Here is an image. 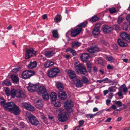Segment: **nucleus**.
I'll use <instances>...</instances> for the list:
<instances>
[{"label":"nucleus","mask_w":130,"mask_h":130,"mask_svg":"<svg viewBox=\"0 0 130 130\" xmlns=\"http://www.w3.org/2000/svg\"><path fill=\"white\" fill-rule=\"evenodd\" d=\"M75 70L77 73H80L85 75H87L88 73L85 66L79 61L74 64Z\"/></svg>","instance_id":"f257e3e1"},{"label":"nucleus","mask_w":130,"mask_h":130,"mask_svg":"<svg viewBox=\"0 0 130 130\" xmlns=\"http://www.w3.org/2000/svg\"><path fill=\"white\" fill-rule=\"evenodd\" d=\"M6 110L16 115L19 114L20 112L19 107L13 102H10L7 109Z\"/></svg>","instance_id":"f03ea898"},{"label":"nucleus","mask_w":130,"mask_h":130,"mask_svg":"<svg viewBox=\"0 0 130 130\" xmlns=\"http://www.w3.org/2000/svg\"><path fill=\"white\" fill-rule=\"evenodd\" d=\"M11 95L13 98L15 96L17 98H24L25 95L24 92L22 90L19 89H12L11 90Z\"/></svg>","instance_id":"7ed1b4c3"},{"label":"nucleus","mask_w":130,"mask_h":130,"mask_svg":"<svg viewBox=\"0 0 130 130\" xmlns=\"http://www.w3.org/2000/svg\"><path fill=\"white\" fill-rule=\"evenodd\" d=\"M37 91L38 93L40 94L41 93L44 99L46 100H48L49 99V95L47 93V90L45 87L43 86H39Z\"/></svg>","instance_id":"20e7f679"},{"label":"nucleus","mask_w":130,"mask_h":130,"mask_svg":"<svg viewBox=\"0 0 130 130\" xmlns=\"http://www.w3.org/2000/svg\"><path fill=\"white\" fill-rule=\"evenodd\" d=\"M73 107V102L70 100L66 101L64 103V108L68 112L71 113L72 112V109Z\"/></svg>","instance_id":"39448f33"},{"label":"nucleus","mask_w":130,"mask_h":130,"mask_svg":"<svg viewBox=\"0 0 130 130\" xmlns=\"http://www.w3.org/2000/svg\"><path fill=\"white\" fill-rule=\"evenodd\" d=\"M59 72V70L57 68H52L48 71L47 75L49 77L52 78L55 77Z\"/></svg>","instance_id":"423d86ee"},{"label":"nucleus","mask_w":130,"mask_h":130,"mask_svg":"<svg viewBox=\"0 0 130 130\" xmlns=\"http://www.w3.org/2000/svg\"><path fill=\"white\" fill-rule=\"evenodd\" d=\"M26 115L31 124L36 126L39 124V121L35 116L29 112L26 113Z\"/></svg>","instance_id":"0eeeda50"},{"label":"nucleus","mask_w":130,"mask_h":130,"mask_svg":"<svg viewBox=\"0 0 130 130\" xmlns=\"http://www.w3.org/2000/svg\"><path fill=\"white\" fill-rule=\"evenodd\" d=\"M35 72L31 70H27L23 71L21 75V78L26 79L30 77L35 74Z\"/></svg>","instance_id":"6e6552de"},{"label":"nucleus","mask_w":130,"mask_h":130,"mask_svg":"<svg viewBox=\"0 0 130 130\" xmlns=\"http://www.w3.org/2000/svg\"><path fill=\"white\" fill-rule=\"evenodd\" d=\"M36 55V52L34 51L32 48L27 50L25 54V58L26 59H29L32 56Z\"/></svg>","instance_id":"1a4fd4ad"},{"label":"nucleus","mask_w":130,"mask_h":130,"mask_svg":"<svg viewBox=\"0 0 130 130\" xmlns=\"http://www.w3.org/2000/svg\"><path fill=\"white\" fill-rule=\"evenodd\" d=\"M39 85L38 84L34 85L31 83H29V86L27 87L28 89L30 92H33L35 91H37Z\"/></svg>","instance_id":"9d476101"},{"label":"nucleus","mask_w":130,"mask_h":130,"mask_svg":"<svg viewBox=\"0 0 130 130\" xmlns=\"http://www.w3.org/2000/svg\"><path fill=\"white\" fill-rule=\"evenodd\" d=\"M21 106L25 108L26 109L31 111L34 110V107L30 104L26 103H23L22 104Z\"/></svg>","instance_id":"9b49d317"},{"label":"nucleus","mask_w":130,"mask_h":130,"mask_svg":"<svg viewBox=\"0 0 130 130\" xmlns=\"http://www.w3.org/2000/svg\"><path fill=\"white\" fill-rule=\"evenodd\" d=\"M58 120L62 122H64L68 119V117L66 115V114H59L58 115Z\"/></svg>","instance_id":"f8f14e48"},{"label":"nucleus","mask_w":130,"mask_h":130,"mask_svg":"<svg viewBox=\"0 0 130 130\" xmlns=\"http://www.w3.org/2000/svg\"><path fill=\"white\" fill-rule=\"evenodd\" d=\"M82 30V28H79L75 29L72 30L71 31V35L72 37H75L80 33Z\"/></svg>","instance_id":"ddd939ff"},{"label":"nucleus","mask_w":130,"mask_h":130,"mask_svg":"<svg viewBox=\"0 0 130 130\" xmlns=\"http://www.w3.org/2000/svg\"><path fill=\"white\" fill-rule=\"evenodd\" d=\"M10 102L6 103V101L2 97H0V105L2 106L4 109L6 110L9 105V103Z\"/></svg>","instance_id":"4468645a"},{"label":"nucleus","mask_w":130,"mask_h":130,"mask_svg":"<svg viewBox=\"0 0 130 130\" xmlns=\"http://www.w3.org/2000/svg\"><path fill=\"white\" fill-rule=\"evenodd\" d=\"M121 38L126 41H130V35L125 32H123L120 35Z\"/></svg>","instance_id":"2eb2a0df"},{"label":"nucleus","mask_w":130,"mask_h":130,"mask_svg":"<svg viewBox=\"0 0 130 130\" xmlns=\"http://www.w3.org/2000/svg\"><path fill=\"white\" fill-rule=\"evenodd\" d=\"M103 31L104 33H109L112 30V28L107 25H104L103 27Z\"/></svg>","instance_id":"dca6fc26"},{"label":"nucleus","mask_w":130,"mask_h":130,"mask_svg":"<svg viewBox=\"0 0 130 130\" xmlns=\"http://www.w3.org/2000/svg\"><path fill=\"white\" fill-rule=\"evenodd\" d=\"M58 96L60 99L62 100H64L67 98V95L65 92L61 91L58 93Z\"/></svg>","instance_id":"f3484780"},{"label":"nucleus","mask_w":130,"mask_h":130,"mask_svg":"<svg viewBox=\"0 0 130 130\" xmlns=\"http://www.w3.org/2000/svg\"><path fill=\"white\" fill-rule=\"evenodd\" d=\"M88 51L90 53H94L99 52L100 51L99 48L97 46H92L88 48Z\"/></svg>","instance_id":"a211bd4d"},{"label":"nucleus","mask_w":130,"mask_h":130,"mask_svg":"<svg viewBox=\"0 0 130 130\" xmlns=\"http://www.w3.org/2000/svg\"><path fill=\"white\" fill-rule=\"evenodd\" d=\"M82 60L83 62H85L87 61V60L89 57V55L87 53L83 54L80 57Z\"/></svg>","instance_id":"6ab92c4d"},{"label":"nucleus","mask_w":130,"mask_h":130,"mask_svg":"<svg viewBox=\"0 0 130 130\" xmlns=\"http://www.w3.org/2000/svg\"><path fill=\"white\" fill-rule=\"evenodd\" d=\"M69 76L71 79H76V75L75 72L72 70H70L68 72Z\"/></svg>","instance_id":"aec40b11"},{"label":"nucleus","mask_w":130,"mask_h":130,"mask_svg":"<svg viewBox=\"0 0 130 130\" xmlns=\"http://www.w3.org/2000/svg\"><path fill=\"white\" fill-rule=\"evenodd\" d=\"M118 44L122 47H126L128 45L127 44L122 41L120 39H118L117 40Z\"/></svg>","instance_id":"412c9836"},{"label":"nucleus","mask_w":130,"mask_h":130,"mask_svg":"<svg viewBox=\"0 0 130 130\" xmlns=\"http://www.w3.org/2000/svg\"><path fill=\"white\" fill-rule=\"evenodd\" d=\"M43 104L42 103L41 100H38L36 102V106L39 109H41L42 108Z\"/></svg>","instance_id":"4be33fe9"},{"label":"nucleus","mask_w":130,"mask_h":130,"mask_svg":"<svg viewBox=\"0 0 130 130\" xmlns=\"http://www.w3.org/2000/svg\"><path fill=\"white\" fill-rule=\"evenodd\" d=\"M37 65V62L35 61L30 62L28 65V68L30 69H32L35 68Z\"/></svg>","instance_id":"5701e85b"},{"label":"nucleus","mask_w":130,"mask_h":130,"mask_svg":"<svg viewBox=\"0 0 130 130\" xmlns=\"http://www.w3.org/2000/svg\"><path fill=\"white\" fill-rule=\"evenodd\" d=\"M55 54V52L53 51H47L46 52L45 55L46 57H50L53 56Z\"/></svg>","instance_id":"b1692460"},{"label":"nucleus","mask_w":130,"mask_h":130,"mask_svg":"<svg viewBox=\"0 0 130 130\" xmlns=\"http://www.w3.org/2000/svg\"><path fill=\"white\" fill-rule=\"evenodd\" d=\"M81 44V43L78 42L76 41H74L72 43L71 46L72 48H74L75 47H78L80 46Z\"/></svg>","instance_id":"393cba45"},{"label":"nucleus","mask_w":130,"mask_h":130,"mask_svg":"<svg viewBox=\"0 0 130 130\" xmlns=\"http://www.w3.org/2000/svg\"><path fill=\"white\" fill-rule=\"evenodd\" d=\"M51 103L54 104V106L55 107H60L61 105L60 101L59 100H54L53 102H52Z\"/></svg>","instance_id":"a878e982"},{"label":"nucleus","mask_w":130,"mask_h":130,"mask_svg":"<svg viewBox=\"0 0 130 130\" xmlns=\"http://www.w3.org/2000/svg\"><path fill=\"white\" fill-rule=\"evenodd\" d=\"M66 51L67 52H69V53H72L73 56H75L76 55V53L75 51L71 48H68L66 50Z\"/></svg>","instance_id":"bb28decb"},{"label":"nucleus","mask_w":130,"mask_h":130,"mask_svg":"<svg viewBox=\"0 0 130 130\" xmlns=\"http://www.w3.org/2000/svg\"><path fill=\"white\" fill-rule=\"evenodd\" d=\"M75 85L78 88L81 87L83 86L82 82L80 80L76 79Z\"/></svg>","instance_id":"cd10ccee"},{"label":"nucleus","mask_w":130,"mask_h":130,"mask_svg":"<svg viewBox=\"0 0 130 130\" xmlns=\"http://www.w3.org/2000/svg\"><path fill=\"white\" fill-rule=\"evenodd\" d=\"M10 78H11L13 83H17L19 82V78L15 75L13 74L11 75Z\"/></svg>","instance_id":"c85d7f7f"},{"label":"nucleus","mask_w":130,"mask_h":130,"mask_svg":"<svg viewBox=\"0 0 130 130\" xmlns=\"http://www.w3.org/2000/svg\"><path fill=\"white\" fill-rule=\"evenodd\" d=\"M54 64V62L52 61H47L44 64L45 67L47 68L50 66H51Z\"/></svg>","instance_id":"c756f323"},{"label":"nucleus","mask_w":130,"mask_h":130,"mask_svg":"<svg viewBox=\"0 0 130 130\" xmlns=\"http://www.w3.org/2000/svg\"><path fill=\"white\" fill-rule=\"evenodd\" d=\"M82 83L83 82L84 84H90V81L88 80L87 78L84 76H82Z\"/></svg>","instance_id":"7c9ffc66"},{"label":"nucleus","mask_w":130,"mask_h":130,"mask_svg":"<svg viewBox=\"0 0 130 130\" xmlns=\"http://www.w3.org/2000/svg\"><path fill=\"white\" fill-rule=\"evenodd\" d=\"M124 87L123 89L122 90L124 93V94L125 95H126L127 94V92L128 91V89L127 87L125 85V84H123L121 86V87Z\"/></svg>","instance_id":"2f4dec72"},{"label":"nucleus","mask_w":130,"mask_h":130,"mask_svg":"<svg viewBox=\"0 0 130 130\" xmlns=\"http://www.w3.org/2000/svg\"><path fill=\"white\" fill-rule=\"evenodd\" d=\"M50 97L52 99L51 102L56 100L57 98L56 94L54 92L52 93L51 94Z\"/></svg>","instance_id":"473e14b6"},{"label":"nucleus","mask_w":130,"mask_h":130,"mask_svg":"<svg viewBox=\"0 0 130 130\" xmlns=\"http://www.w3.org/2000/svg\"><path fill=\"white\" fill-rule=\"evenodd\" d=\"M61 16L60 15H57L54 19L55 21L56 22H59L61 20Z\"/></svg>","instance_id":"72a5a7b5"},{"label":"nucleus","mask_w":130,"mask_h":130,"mask_svg":"<svg viewBox=\"0 0 130 130\" xmlns=\"http://www.w3.org/2000/svg\"><path fill=\"white\" fill-rule=\"evenodd\" d=\"M103 112V110H101L99 111L96 113L93 114H90L89 118L90 119H91L93 118L94 116L96 115H100V114H102Z\"/></svg>","instance_id":"f704fd0d"},{"label":"nucleus","mask_w":130,"mask_h":130,"mask_svg":"<svg viewBox=\"0 0 130 130\" xmlns=\"http://www.w3.org/2000/svg\"><path fill=\"white\" fill-rule=\"evenodd\" d=\"M100 30L98 28H94L93 31V33L94 36L98 35L100 34Z\"/></svg>","instance_id":"c9c22d12"},{"label":"nucleus","mask_w":130,"mask_h":130,"mask_svg":"<svg viewBox=\"0 0 130 130\" xmlns=\"http://www.w3.org/2000/svg\"><path fill=\"white\" fill-rule=\"evenodd\" d=\"M53 36L56 38H59L58 34L57 31V30H53L52 31Z\"/></svg>","instance_id":"e433bc0d"},{"label":"nucleus","mask_w":130,"mask_h":130,"mask_svg":"<svg viewBox=\"0 0 130 130\" xmlns=\"http://www.w3.org/2000/svg\"><path fill=\"white\" fill-rule=\"evenodd\" d=\"M87 24V22L86 21L81 23L79 24L78 25V26L79 28L85 27L86 26Z\"/></svg>","instance_id":"4c0bfd02"},{"label":"nucleus","mask_w":130,"mask_h":130,"mask_svg":"<svg viewBox=\"0 0 130 130\" xmlns=\"http://www.w3.org/2000/svg\"><path fill=\"white\" fill-rule=\"evenodd\" d=\"M99 18L97 16L94 15L92 17V18L90 20V21L93 23L96 22V21L98 20Z\"/></svg>","instance_id":"58836bf2"},{"label":"nucleus","mask_w":130,"mask_h":130,"mask_svg":"<svg viewBox=\"0 0 130 130\" xmlns=\"http://www.w3.org/2000/svg\"><path fill=\"white\" fill-rule=\"evenodd\" d=\"M56 86L59 90H63V86L61 83H57L56 84Z\"/></svg>","instance_id":"ea45409f"},{"label":"nucleus","mask_w":130,"mask_h":130,"mask_svg":"<svg viewBox=\"0 0 130 130\" xmlns=\"http://www.w3.org/2000/svg\"><path fill=\"white\" fill-rule=\"evenodd\" d=\"M106 59L111 62H114L113 58L112 56H107L106 58Z\"/></svg>","instance_id":"a19ab883"},{"label":"nucleus","mask_w":130,"mask_h":130,"mask_svg":"<svg viewBox=\"0 0 130 130\" xmlns=\"http://www.w3.org/2000/svg\"><path fill=\"white\" fill-rule=\"evenodd\" d=\"M5 91L6 94L7 96H9L10 95H11V92H10V93L9 89L8 87H7L6 88Z\"/></svg>","instance_id":"79ce46f5"},{"label":"nucleus","mask_w":130,"mask_h":130,"mask_svg":"<svg viewBox=\"0 0 130 130\" xmlns=\"http://www.w3.org/2000/svg\"><path fill=\"white\" fill-rule=\"evenodd\" d=\"M97 62L99 64L103 66H104L103 61L101 58L98 59Z\"/></svg>","instance_id":"37998d69"},{"label":"nucleus","mask_w":130,"mask_h":130,"mask_svg":"<svg viewBox=\"0 0 130 130\" xmlns=\"http://www.w3.org/2000/svg\"><path fill=\"white\" fill-rule=\"evenodd\" d=\"M114 86H111L109 87L108 88V90L110 92H113L115 91H116V89Z\"/></svg>","instance_id":"c03bdc74"},{"label":"nucleus","mask_w":130,"mask_h":130,"mask_svg":"<svg viewBox=\"0 0 130 130\" xmlns=\"http://www.w3.org/2000/svg\"><path fill=\"white\" fill-rule=\"evenodd\" d=\"M109 11L110 13L111 14L114 13L116 12V10L115 8L112 7L110 8L109 9Z\"/></svg>","instance_id":"a18cd8bd"},{"label":"nucleus","mask_w":130,"mask_h":130,"mask_svg":"<svg viewBox=\"0 0 130 130\" xmlns=\"http://www.w3.org/2000/svg\"><path fill=\"white\" fill-rule=\"evenodd\" d=\"M124 20V18L123 17H118L117 22L119 24L122 22Z\"/></svg>","instance_id":"49530a36"},{"label":"nucleus","mask_w":130,"mask_h":130,"mask_svg":"<svg viewBox=\"0 0 130 130\" xmlns=\"http://www.w3.org/2000/svg\"><path fill=\"white\" fill-rule=\"evenodd\" d=\"M3 82L7 86H9L11 85V82L8 79L4 81Z\"/></svg>","instance_id":"de8ad7c7"},{"label":"nucleus","mask_w":130,"mask_h":130,"mask_svg":"<svg viewBox=\"0 0 130 130\" xmlns=\"http://www.w3.org/2000/svg\"><path fill=\"white\" fill-rule=\"evenodd\" d=\"M103 82H105L103 83H110L112 82V80H110L107 78H106L105 79H103Z\"/></svg>","instance_id":"09e8293b"},{"label":"nucleus","mask_w":130,"mask_h":130,"mask_svg":"<svg viewBox=\"0 0 130 130\" xmlns=\"http://www.w3.org/2000/svg\"><path fill=\"white\" fill-rule=\"evenodd\" d=\"M122 27L124 30H127L128 28V25L127 23H125L123 24Z\"/></svg>","instance_id":"8fccbe9b"},{"label":"nucleus","mask_w":130,"mask_h":130,"mask_svg":"<svg viewBox=\"0 0 130 130\" xmlns=\"http://www.w3.org/2000/svg\"><path fill=\"white\" fill-rule=\"evenodd\" d=\"M119 90L120 91L117 93L116 94L117 95L121 97V98H122L123 97V94L122 93V92L120 91L119 89Z\"/></svg>","instance_id":"3c124183"},{"label":"nucleus","mask_w":130,"mask_h":130,"mask_svg":"<svg viewBox=\"0 0 130 130\" xmlns=\"http://www.w3.org/2000/svg\"><path fill=\"white\" fill-rule=\"evenodd\" d=\"M115 104L118 105V107H119L122 106V102L120 101H116L115 102Z\"/></svg>","instance_id":"603ef678"},{"label":"nucleus","mask_w":130,"mask_h":130,"mask_svg":"<svg viewBox=\"0 0 130 130\" xmlns=\"http://www.w3.org/2000/svg\"><path fill=\"white\" fill-rule=\"evenodd\" d=\"M113 28L115 29L116 31H119L120 30V27L117 25H114Z\"/></svg>","instance_id":"864d4df0"},{"label":"nucleus","mask_w":130,"mask_h":130,"mask_svg":"<svg viewBox=\"0 0 130 130\" xmlns=\"http://www.w3.org/2000/svg\"><path fill=\"white\" fill-rule=\"evenodd\" d=\"M111 83L110 84V85H113L114 87H115L117 84L118 83L116 82L113 81H112Z\"/></svg>","instance_id":"5fc2aeb1"},{"label":"nucleus","mask_w":130,"mask_h":130,"mask_svg":"<svg viewBox=\"0 0 130 130\" xmlns=\"http://www.w3.org/2000/svg\"><path fill=\"white\" fill-rule=\"evenodd\" d=\"M84 121L83 120H80L79 122V125L78 126L80 127L84 123Z\"/></svg>","instance_id":"6e6d98bb"},{"label":"nucleus","mask_w":130,"mask_h":130,"mask_svg":"<svg viewBox=\"0 0 130 130\" xmlns=\"http://www.w3.org/2000/svg\"><path fill=\"white\" fill-rule=\"evenodd\" d=\"M101 24L100 23H98L95 25V27L94 28H98L99 29L100 28V27L101 25Z\"/></svg>","instance_id":"4d7b16f0"},{"label":"nucleus","mask_w":130,"mask_h":130,"mask_svg":"<svg viewBox=\"0 0 130 130\" xmlns=\"http://www.w3.org/2000/svg\"><path fill=\"white\" fill-rule=\"evenodd\" d=\"M87 68H91L92 67V64L89 62H88L87 64Z\"/></svg>","instance_id":"13d9d810"},{"label":"nucleus","mask_w":130,"mask_h":130,"mask_svg":"<svg viewBox=\"0 0 130 130\" xmlns=\"http://www.w3.org/2000/svg\"><path fill=\"white\" fill-rule=\"evenodd\" d=\"M19 69L18 68H14L12 70V71L14 73H16L19 71Z\"/></svg>","instance_id":"bf43d9fd"},{"label":"nucleus","mask_w":130,"mask_h":130,"mask_svg":"<svg viewBox=\"0 0 130 130\" xmlns=\"http://www.w3.org/2000/svg\"><path fill=\"white\" fill-rule=\"evenodd\" d=\"M107 68L109 69H113V67L110 64H108L107 66Z\"/></svg>","instance_id":"052dcab7"},{"label":"nucleus","mask_w":130,"mask_h":130,"mask_svg":"<svg viewBox=\"0 0 130 130\" xmlns=\"http://www.w3.org/2000/svg\"><path fill=\"white\" fill-rule=\"evenodd\" d=\"M112 119L111 118H109L107 119L105 121V122H110Z\"/></svg>","instance_id":"680f3d73"},{"label":"nucleus","mask_w":130,"mask_h":130,"mask_svg":"<svg viewBox=\"0 0 130 130\" xmlns=\"http://www.w3.org/2000/svg\"><path fill=\"white\" fill-rule=\"evenodd\" d=\"M109 90H104L103 92L104 95H105L106 94H107L109 92Z\"/></svg>","instance_id":"e2e57ef3"},{"label":"nucleus","mask_w":130,"mask_h":130,"mask_svg":"<svg viewBox=\"0 0 130 130\" xmlns=\"http://www.w3.org/2000/svg\"><path fill=\"white\" fill-rule=\"evenodd\" d=\"M93 70L94 72H96L98 71V69L96 67H93Z\"/></svg>","instance_id":"0e129e2a"},{"label":"nucleus","mask_w":130,"mask_h":130,"mask_svg":"<svg viewBox=\"0 0 130 130\" xmlns=\"http://www.w3.org/2000/svg\"><path fill=\"white\" fill-rule=\"evenodd\" d=\"M126 19L127 21L130 23V15H128L127 16Z\"/></svg>","instance_id":"69168bd1"},{"label":"nucleus","mask_w":130,"mask_h":130,"mask_svg":"<svg viewBox=\"0 0 130 130\" xmlns=\"http://www.w3.org/2000/svg\"><path fill=\"white\" fill-rule=\"evenodd\" d=\"M113 96V93H110L109 96L108 98L109 99H111Z\"/></svg>","instance_id":"338daca9"},{"label":"nucleus","mask_w":130,"mask_h":130,"mask_svg":"<svg viewBox=\"0 0 130 130\" xmlns=\"http://www.w3.org/2000/svg\"><path fill=\"white\" fill-rule=\"evenodd\" d=\"M41 117L43 121H45L46 120V118L43 115H42L41 116Z\"/></svg>","instance_id":"774afa93"}]
</instances>
